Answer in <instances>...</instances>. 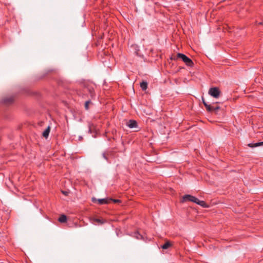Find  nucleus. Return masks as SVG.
Masks as SVG:
<instances>
[{
  "mask_svg": "<svg viewBox=\"0 0 263 263\" xmlns=\"http://www.w3.org/2000/svg\"><path fill=\"white\" fill-rule=\"evenodd\" d=\"M171 59L174 61L181 59L187 66L191 67H193L194 65V62L190 58L181 53H178L176 55L172 56Z\"/></svg>",
  "mask_w": 263,
  "mask_h": 263,
  "instance_id": "f257e3e1",
  "label": "nucleus"
},
{
  "mask_svg": "<svg viewBox=\"0 0 263 263\" xmlns=\"http://www.w3.org/2000/svg\"><path fill=\"white\" fill-rule=\"evenodd\" d=\"M83 93L82 97L83 98H86V97L87 96V93L89 95L90 98L91 99H93L95 97V90L92 85H85L83 89Z\"/></svg>",
  "mask_w": 263,
  "mask_h": 263,
  "instance_id": "f03ea898",
  "label": "nucleus"
},
{
  "mask_svg": "<svg viewBox=\"0 0 263 263\" xmlns=\"http://www.w3.org/2000/svg\"><path fill=\"white\" fill-rule=\"evenodd\" d=\"M217 103H216L213 105H205L206 110L209 112H214L216 115H217L218 110H220L221 108L219 106L216 105Z\"/></svg>",
  "mask_w": 263,
  "mask_h": 263,
  "instance_id": "7ed1b4c3",
  "label": "nucleus"
},
{
  "mask_svg": "<svg viewBox=\"0 0 263 263\" xmlns=\"http://www.w3.org/2000/svg\"><path fill=\"white\" fill-rule=\"evenodd\" d=\"M220 93L219 88L217 87L210 88L209 90V94L215 98H218Z\"/></svg>",
  "mask_w": 263,
  "mask_h": 263,
  "instance_id": "20e7f679",
  "label": "nucleus"
},
{
  "mask_svg": "<svg viewBox=\"0 0 263 263\" xmlns=\"http://www.w3.org/2000/svg\"><path fill=\"white\" fill-rule=\"evenodd\" d=\"M198 198L191 195H185L183 196L181 202H184L187 201H191L196 203Z\"/></svg>",
  "mask_w": 263,
  "mask_h": 263,
  "instance_id": "39448f33",
  "label": "nucleus"
},
{
  "mask_svg": "<svg viewBox=\"0 0 263 263\" xmlns=\"http://www.w3.org/2000/svg\"><path fill=\"white\" fill-rule=\"evenodd\" d=\"M92 201L94 203L98 201V203L100 205L107 204L109 203V198H103L97 199L96 198L93 197L92 198Z\"/></svg>",
  "mask_w": 263,
  "mask_h": 263,
  "instance_id": "423d86ee",
  "label": "nucleus"
},
{
  "mask_svg": "<svg viewBox=\"0 0 263 263\" xmlns=\"http://www.w3.org/2000/svg\"><path fill=\"white\" fill-rule=\"evenodd\" d=\"M14 98L12 97L8 98H4L2 99V103L6 105H9L13 103Z\"/></svg>",
  "mask_w": 263,
  "mask_h": 263,
  "instance_id": "0eeeda50",
  "label": "nucleus"
},
{
  "mask_svg": "<svg viewBox=\"0 0 263 263\" xmlns=\"http://www.w3.org/2000/svg\"><path fill=\"white\" fill-rule=\"evenodd\" d=\"M127 125L130 128L137 127L138 124L136 121L134 120H130L127 123Z\"/></svg>",
  "mask_w": 263,
  "mask_h": 263,
  "instance_id": "6e6552de",
  "label": "nucleus"
},
{
  "mask_svg": "<svg viewBox=\"0 0 263 263\" xmlns=\"http://www.w3.org/2000/svg\"><path fill=\"white\" fill-rule=\"evenodd\" d=\"M9 212H5L3 211H0V215H2V219L4 220H7L9 218Z\"/></svg>",
  "mask_w": 263,
  "mask_h": 263,
  "instance_id": "1a4fd4ad",
  "label": "nucleus"
},
{
  "mask_svg": "<svg viewBox=\"0 0 263 263\" xmlns=\"http://www.w3.org/2000/svg\"><path fill=\"white\" fill-rule=\"evenodd\" d=\"M50 131V127L49 126H48L47 127V128L43 132V133L42 134L44 138H45L46 139H47L49 136Z\"/></svg>",
  "mask_w": 263,
  "mask_h": 263,
  "instance_id": "9d476101",
  "label": "nucleus"
},
{
  "mask_svg": "<svg viewBox=\"0 0 263 263\" xmlns=\"http://www.w3.org/2000/svg\"><path fill=\"white\" fill-rule=\"evenodd\" d=\"M67 218L65 215H61L58 218V221L61 223H65L67 221Z\"/></svg>",
  "mask_w": 263,
  "mask_h": 263,
  "instance_id": "9b49d317",
  "label": "nucleus"
},
{
  "mask_svg": "<svg viewBox=\"0 0 263 263\" xmlns=\"http://www.w3.org/2000/svg\"><path fill=\"white\" fill-rule=\"evenodd\" d=\"M196 204L200 205L201 206L203 207V208H208L209 207V205H208V204L204 201H202V200H200L199 199H198L197 202H196Z\"/></svg>",
  "mask_w": 263,
  "mask_h": 263,
  "instance_id": "f8f14e48",
  "label": "nucleus"
},
{
  "mask_svg": "<svg viewBox=\"0 0 263 263\" xmlns=\"http://www.w3.org/2000/svg\"><path fill=\"white\" fill-rule=\"evenodd\" d=\"M196 204L200 205L201 206L203 207V208H208L209 207V205H208V204L204 201H202V200H200L199 199H198L197 202H196Z\"/></svg>",
  "mask_w": 263,
  "mask_h": 263,
  "instance_id": "ddd939ff",
  "label": "nucleus"
},
{
  "mask_svg": "<svg viewBox=\"0 0 263 263\" xmlns=\"http://www.w3.org/2000/svg\"><path fill=\"white\" fill-rule=\"evenodd\" d=\"M147 83L146 81H142L140 83V87L143 90H146L147 88Z\"/></svg>",
  "mask_w": 263,
  "mask_h": 263,
  "instance_id": "4468645a",
  "label": "nucleus"
},
{
  "mask_svg": "<svg viewBox=\"0 0 263 263\" xmlns=\"http://www.w3.org/2000/svg\"><path fill=\"white\" fill-rule=\"evenodd\" d=\"M172 244L170 242V241H166L164 243V244H163L162 246H161V248L163 249H168L170 247L172 246Z\"/></svg>",
  "mask_w": 263,
  "mask_h": 263,
  "instance_id": "2eb2a0df",
  "label": "nucleus"
},
{
  "mask_svg": "<svg viewBox=\"0 0 263 263\" xmlns=\"http://www.w3.org/2000/svg\"><path fill=\"white\" fill-rule=\"evenodd\" d=\"M91 98H89L85 102V108L86 110H88L89 109V105L91 103Z\"/></svg>",
  "mask_w": 263,
  "mask_h": 263,
  "instance_id": "dca6fc26",
  "label": "nucleus"
},
{
  "mask_svg": "<svg viewBox=\"0 0 263 263\" xmlns=\"http://www.w3.org/2000/svg\"><path fill=\"white\" fill-rule=\"evenodd\" d=\"M135 237L138 239H143L142 235L140 234L138 232H136L135 233Z\"/></svg>",
  "mask_w": 263,
  "mask_h": 263,
  "instance_id": "f3484780",
  "label": "nucleus"
},
{
  "mask_svg": "<svg viewBox=\"0 0 263 263\" xmlns=\"http://www.w3.org/2000/svg\"><path fill=\"white\" fill-rule=\"evenodd\" d=\"M258 142L255 143H249L248 144V146L250 147H256L257 146H259L260 145H257L258 144Z\"/></svg>",
  "mask_w": 263,
  "mask_h": 263,
  "instance_id": "a211bd4d",
  "label": "nucleus"
},
{
  "mask_svg": "<svg viewBox=\"0 0 263 263\" xmlns=\"http://www.w3.org/2000/svg\"><path fill=\"white\" fill-rule=\"evenodd\" d=\"M112 201L114 203H121V201L119 199H112V198H109V203Z\"/></svg>",
  "mask_w": 263,
  "mask_h": 263,
  "instance_id": "6ab92c4d",
  "label": "nucleus"
},
{
  "mask_svg": "<svg viewBox=\"0 0 263 263\" xmlns=\"http://www.w3.org/2000/svg\"><path fill=\"white\" fill-rule=\"evenodd\" d=\"M108 153H104L102 154V157L107 161H108Z\"/></svg>",
  "mask_w": 263,
  "mask_h": 263,
  "instance_id": "aec40b11",
  "label": "nucleus"
},
{
  "mask_svg": "<svg viewBox=\"0 0 263 263\" xmlns=\"http://www.w3.org/2000/svg\"><path fill=\"white\" fill-rule=\"evenodd\" d=\"M95 221L98 222V223H100V224H102L104 223V221L102 219H98V218H96L94 219Z\"/></svg>",
  "mask_w": 263,
  "mask_h": 263,
  "instance_id": "412c9836",
  "label": "nucleus"
},
{
  "mask_svg": "<svg viewBox=\"0 0 263 263\" xmlns=\"http://www.w3.org/2000/svg\"><path fill=\"white\" fill-rule=\"evenodd\" d=\"M202 103L203 104V105H204V106L205 107V105H208L209 104L205 101V100L204 99V98L202 97Z\"/></svg>",
  "mask_w": 263,
  "mask_h": 263,
  "instance_id": "4be33fe9",
  "label": "nucleus"
},
{
  "mask_svg": "<svg viewBox=\"0 0 263 263\" xmlns=\"http://www.w3.org/2000/svg\"><path fill=\"white\" fill-rule=\"evenodd\" d=\"M62 193H63L64 195H66V196L68 195V192H66V191H62Z\"/></svg>",
  "mask_w": 263,
  "mask_h": 263,
  "instance_id": "5701e85b",
  "label": "nucleus"
},
{
  "mask_svg": "<svg viewBox=\"0 0 263 263\" xmlns=\"http://www.w3.org/2000/svg\"><path fill=\"white\" fill-rule=\"evenodd\" d=\"M257 145H260V146H263V141L258 142V144Z\"/></svg>",
  "mask_w": 263,
  "mask_h": 263,
  "instance_id": "b1692460",
  "label": "nucleus"
},
{
  "mask_svg": "<svg viewBox=\"0 0 263 263\" xmlns=\"http://www.w3.org/2000/svg\"><path fill=\"white\" fill-rule=\"evenodd\" d=\"M259 25H263V22H259L258 23Z\"/></svg>",
  "mask_w": 263,
  "mask_h": 263,
  "instance_id": "393cba45",
  "label": "nucleus"
},
{
  "mask_svg": "<svg viewBox=\"0 0 263 263\" xmlns=\"http://www.w3.org/2000/svg\"><path fill=\"white\" fill-rule=\"evenodd\" d=\"M89 132H90V133L91 132V129L90 127H89Z\"/></svg>",
  "mask_w": 263,
  "mask_h": 263,
  "instance_id": "a878e982",
  "label": "nucleus"
}]
</instances>
